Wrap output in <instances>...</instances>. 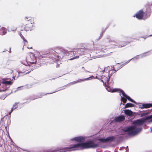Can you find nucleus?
<instances>
[{"instance_id": "43", "label": "nucleus", "mask_w": 152, "mask_h": 152, "mask_svg": "<svg viewBox=\"0 0 152 152\" xmlns=\"http://www.w3.org/2000/svg\"><path fill=\"white\" fill-rule=\"evenodd\" d=\"M132 59H132V58L129 60L127 61L126 62V64H127Z\"/></svg>"}, {"instance_id": "51", "label": "nucleus", "mask_w": 152, "mask_h": 152, "mask_svg": "<svg viewBox=\"0 0 152 152\" xmlns=\"http://www.w3.org/2000/svg\"><path fill=\"white\" fill-rule=\"evenodd\" d=\"M104 77V78L102 77V79H104V80H105V83H107V82H106V78H105V77Z\"/></svg>"}, {"instance_id": "59", "label": "nucleus", "mask_w": 152, "mask_h": 152, "mask_svg": "<svg viewBox=\"0 0 152 152\" xmlns=\"http://www.w3.org/2000/svg\"><path fill=\"white\" fill-rule=\"evenodd\" d=\"M55 79H56V78H53L51 79H50L49 80H55Z\"/></svg>"}, {"instance_id": "20", "label": "nucleus", "mask_w": 152, "mask_h": 152, "mask_svg": "<svg viewBox=\"0 0 152 152\" xmlns=\"http://www.w3.org/2000/svg\"><path fill=\"white\" fill-rule=\"evenodd\" d=\"M105 31H106V30L105 29H104L103 28L102 29V32L101 33L99 37L98 38L95 39V41L97 42L98 41V40H99L103 36V34L105 32Z\"/></svg>"}, {"instance_id": "14", "label": "nucleus", "mask_w": 152, "mask_h": 152, "mask_svg": "<svg viewBox=\"0 0 152 152\" xmlns=\"http://www.w3.org/2000/svg\"><path fill=\"white\" fill-rule=\"evenodd\" d=\"M7 30L4 27H2L0 29V35H5L7 33Z\"/></svg>"}, {"instance_id": "45", "label": "nucleus", "mask_w": 152, "mask_h": 152, "mask_svg": "<svg viewBox=\"0 0 152 152\" xmlns=\"http://www.w3.org/2000/svg\"><path fill=\"white\" fill-rule=\"evenodd\" d=\"M127 44H124V45H120L119 46L121 47H121H124V46H125V45H126Z\"/></svg>"}, {"instance_id": "33", "label": "nucleus", "mask_w": 152, "mask_h": 152, "mask_svg": "<svg viewBox=\"0 0 152 152\" xmlns=\"http://www.w3.org/2000/svg\"><path fill=\"white\" fill-rule=\"evenodd\" d=\"M4 117H2L1 118V121H0V124H3V123L4 122Z\"/></svg>"}, {"instance_id": "41", "label": "nucleus", "mask_w": 152, "mask_h": 152, "mask_svg": "<svg viewBox=\"0 0 152 152\" xmlns=\"http://www.w3.org/2000/svg\"><path fill=\"white\" fill-rule=\"evenodd\" d=\"M126 152H129V149L128 147L127 146L126 147V148L125 149Z\"/></svg>"}, {"instance_id": "32", "label": "nucleus", "mask_w": 152, "mask_h": 152, "mask_svg": "<svg viewBox=\"0 0 152 152\" xmlns=\"http://www.w3.org/2000/svg\"><path fill=\"white\" fill-rule=\"evenodd\" d=\"M140 56V55H137L136 56H135V57L132 58V59H137L139 58V57H138V56Z\"/></svg>"}, {"instance_id": "54", "label": "nucleus", "mask_w": 152, "mask_h": 152, "mask_svg": "<svg viewBox=\"0 0 152 152\" xmlns=\"http://www.w3.org/2000/svg\"><path fill=\"white\" fill-rule=\"evenodd\" d=\"M114 67L113 66V67H111V69L110 70H109V71H110L111 70H113Z\"/></svg>"}, {"instance_id": "50", "label": "nucleus", "mask_w": 152, "mask_h": 152, "mask_svg": "<svg viewBox=\"0 0 152 152\" xmlns=\"http://www.w3.org/2000/svg\"><path fill=\"white\" fill-rule=\"evenodd\" d=\"M105 68H104V69L102 70L101 71H100L101 72H102L103 73H104V72L105 71Z\"/></svg>"}, {"instance_id": "25", "label": "nucleus", "mask_w": 152, "mask_h": 152, "mask_svg": "<svg viewBox=\"0 0 152 152\" xmlns=\"http://www.w3.org/2000/svg\"><path fill=\"white\" fill-rule=\"evenodd\" d=\"M18 104V103L17 102H15V103L13 104V107L12 108H11V110L9 112V114H11L12 112L13 111L15 110L14 109V107L16 106V105H17V104Z\"/></svg>"}, {"instance_id": "63", "label": "nucleus", "mask_w": 152, "mask_h": 152, "mask_svg": "<svg viewBox=\"0 0 152 152\" xmlns=\"http://www.w3.org/2000/svg\"><path fill=\"white\" fill-rule=\"evenodd\" d=\"M15 76H13L12 78H13V79H14V80L15 79Z\"/></svg>"}, {"instance_id": "42", "label": "nucleus", "mask_w": 152, "mask_h": 152, "mask_svg": "<svg viewBox=\"0 0 152 152\" xmlns=\"http://www.w3.org/2000/svg\"><path fill=\"white\" fill-rule=\"evenodd\" d=\"M8 137L10 139V140L11 142H13V140L11 138V137L10 136V135H8Z\"/></svg>"}, {"instance_id": "58", "label": "nucleus", "mask_w": 152, "mask_h": 152, "mask_svg": "<svg viewBox=\"0 0 152 152\" xmlns=\"http://www.w3.org/2000/svg\"><path fill=\"white\" fill-rule=\"evenodd\" d=\"M7 50L6 49H4V50L2 51V53H4L6 51H7Z\"/></svg>"}, {"instance_id": "29", "label": "nucleus", "mask_w": 152, "mask_h": 152, "mask_svg": "<svg viewBox=\"0 0 152 152\" xmlns=\"http://www.w3.org/2000/svg\"><path fill=\"white\" fill-rule=\"evenodd\" d=\"M19 35H20V37H21V38L23 39V41H24V40L26 41V39L24 38V37L22 35V33L21 32H20Z\"/></svg>"}, {"instance_id": "12", "label": "nucleus", "mask_w": 152, "mask_h": 152, "mask_svg": "<svg viewBox=\"0 0 152 152\" xmlns=\"http://www.w3.org/2000/svg\"><path fill=\"white\" fill-rule=\"evenodd\" d=\"M33 26L31 25H29L28 26L27 24H26L24 27V30L26 31H31L33 29Z\"/></svg>"}, {"instance_id": "61", "label": "nucleus", "mask_w": 152, "mask_h": 152, "mask_svg": "<svg viewBox=\"0 0 152 152\" xmlns=\"http://www.w3.org/2000/svg\"><path fill=\"white\" fill-rule=\"evenodd\" d=\"M97 79H98V80H101V78H100V77H98L97 78Z\"/></svg>"}, {"instance_id": "7", "label": "nucleus", "mask_w": 152, "mask_h": 152, "mask_svg": "<svg viewBox=\"0 0 152 152\" xmlns=\"http://www.w3.org/2000/svg\"><path fill=\"white\" fill-rule=\"evenodd\" d=\"M110 85L107 84V86L105 85L104 86L107 91L109 92H118L119 93V95L121 96V92L122 90V89L119 88H112L110 87Z\"/></svg>"}, {"instance_id": "17", "label": "nucleus", "mask_w": 152, "mask_h": 152, "mask_svg": "<svg viewBox=\"0 0 152 152\" xmlns=\"http://www.w3.org/2000/svg\"><path fill=\"white\" fill-rule=\"evenodd\" d=\"M32 86V85H26L25 87H24L23 86H20L18 87L17 88V89L16 91H15V92L16 91H18L22 89V88L23 87H26L28 88H31Z\"/></svg>"}, {"instance_id": "56", "label": "nucleus", "mask_w": 152, "mask_h": 152, "mask_svg": "<svg viewBox=\"0 0 152 152\" xmlns=\"http://www.w3.org/2000/svg\"><path fill=\"white\" fill-rule=\"evenodd\" d=\"M18 108V106H16V107L15 106L14 107V109H16L17 108Z\"/></svg>"}, {"instance_id": "22", "label": "nucleus", "mask_w": 152, "mask_h": 152, "mask_svg": "<svg viewBox=\"0 0 152 152\" xmlns=\"http://www.w3.org/2000/svg\"><path fill=\"white\" fill-rule=\"evenodd\" d=\"M149 51L145 52L140 55V58H142L144 57H145L146 56H148L150 55V53H148Z\"/></svg>"}, {"instance_id": "40", "label": "nucleus", "mask_w": 152, "mask_h": 152, "mask_svg": "<svg viewBox=\"0 0 152 152\" xmlns=\"http://www.w3.org/2000/svg\"><path fill=\"white\" fill-rule=\"evenodd\" d=\"M100 80L103 83V85L104 86H105V85H106V84H105V83H104V81L103 80H102V79H101V80Z\"/></svg>"}, {"instance_id": "38", "label": "nucleus", "mask_w": 152, "mask_h": 152, "mask_svg": "<svg viewBox=\"0 0 152 152\" xmlns=\"http://www.w3.org/2000/svg\"><path fill=\"white\" fill-rule=\"evenodd\" d=\"M151 36H152V34H151L148 36H145V37L144 36V37H142V38L145 39L146 38H147V37H151Z\"/></svg>"}, {"instance_id": "24", "label": "nucleus", "mask_w": 152, "mask_h": 152, "mask_svg": "<svg viewBox=\"0 0 152 152\" xmlns=\"http://www.w3.org/2000/svg\"><path fill=\"white\" fill-rule=\"evenodd\" d=\"M25 19L26 20H27L28 21L30 22V25H31L32 24L34 23V21L30 18L26 17Z\"/></svg>"}, {"instance_id": "37", "label": "nucleus", "mask_w": 152, "mask_h": 152, "mask_svg": "<svg viewBox=\"0 0 152 152\" xmlns=\"http://www.w3.org/2000/svg\"><path fill=\"white\" fill-rule=\"evenodd\" d=\"M11 142L12 143V144L13 146H15L16 147H18V146L15 144V143L13 141Z\"/></svg>"}, {"instance_id": "30", "label": "nucleus", "mask_w": 152, "mask_h": 152, "mask_svg": "<svg viewBox=\"0 0 152 152\" xmlns=\"http://www.w3.org/2000/svg\"><path fill=\"white\" fill-rule=\"evenodd\" d=\"M115 119L116 121H120V117L119 116H115Z\"/></svg>"}, {"instance_id": "34", "label": "nucleus", "mask_w": 152, "mask_h": 152, "mask_svg": "<svg viewBox=\"0 0 152 152\" xmlns=\"http://www.w3.org/2000/svg\"><path fill=\"white\" fill-rule=\"evenodd\" d=\"M18 76H17V78H18V77H19L20 76V73H24V72H21V71H18Z\"/></svg>"}, {"instance_id": "11", "label": "nucleus", "mask_w": 152, "mask_h": 152, "mask_svg": "<svg viewBox=\"0 0 152 152\" xmlns=\"http://www.w3.org/2000/svg\"><path fill=\"white\" fill-rule=\"evenodd\" d=\"M137 113L138 115H140V117H141L143 116H144L148 114V112L146 110L140 111L139 110V111L137 112Z\"/></svg>"}, {"instance_id": "23", "label": "nucleus", "mask_w": 152, "mask_h": 152, "mask_svg": "<svg viewBox=\"0 0 152 152\" xmlns=\"http://www.w3.org/2000/svg\"><path fill=\"white\" fill-rule=\"evenodd\" d=\"M9 120H10V122H8L9 119H8V120H7V126H6L5 127V129L6 130V131L7 134H8L9 135V132L8 129H7V127L9 126V125L10 124L11 121H10V119Z\"/></svg>"}, {"instance_id": "31", "label": "nucleus", "mask_w": 152, "mask_h": 152, "mask_svg": "<svg viewBox=\"0 0 152 152\" xmlns=\"http://www.w3.org/2000/svg\"><path fill=\"white\" fill-rule=\"evenodd\" d=\"M23 41L24 42L23 47H24L25 46H26V44L27 43H28V42H27V40L26 39V41L24 40V41Z\"/></svg>"}, {"instance_id": "47", "label": "nucleus", "mask_w": 152, "mask_h": 152, "mask_svg": "<svg viewBox=\"0 0 152 152\" xmlns=\"http://www.w3.org/2000/svg\"><path fill=\"white\" fill-rule=\"evenodd\" d=\"M124 149V147H120V148L119 150H123V149Z\"/></svg>"}, {"instance_id": "8", "label": "nucleus", "mask_w": 152, "mask_h": 152, "mask_svg": "<svg viewBox=\"0 0 152 152\" xmlns=\"http://www.w3.org/2000/svg\"><path fill=\"white\" fill-rule=\"evenodd\" d=\"M142 127H141L136 129L135 130L132 129L128 131V134L129 135L135 136L140 133L142 130Z\"/></svg>"}, {"instance_id": "5", "label": "nucleus", "mask_w": 152, "mask_h": 152, "mask_svg": "<svg viewBox=\"0 0 152 152\" xmlns=\"http://www.w3.org/2000/svg\"><path fill=\"white\" fill-rule=\"evenodd\" d=\"M146 12H143V10L141 9L134 15L133 17H136L139 20L142 19L145 20V19L148 18L150 16V13L147 14Z\"/></svg>"}, {"instance_id": "44", "label": "nucleus", "mask_w": 152, "mask_h": 152, "mask_svg": "<svg viewBox=\"0 0 152 152\" xmlns=\"http://www.w3.org/2000/svg\"><path fill=\"white\" fill-rule=\"evenodd\" d=\"M126 64H127L126 63V62H125V63L122 64V65L121 66H122V67L123 66H125V65H126Z\"/></svg>"}, {"instance_id": "52", "label": "nucleus", "mask_w": 152, "mask_h": 152, "mask_svg": "<svg viewBox=\"0 0 152 152\" xmlns=\"http://www.w3.org/2000/svg\"><path fill=\"white\" fill-rule=\"evenodd\" d=\"M75 59H76V58H79V56H75Z\"/></svg>"}, {"instance_id": "39", "label": "nucleus", "mask_w": 152, "mask_h": 152, "mask_svg": "<svg viewBox=\"0 0 152 152\" xmlns=\"http://www.w3.org/2000/svg\"><path fill=\"white\" fill-rule=\"evenodd\" d=\"M22 64H23V65H25L26 66L27 65V64H28L27 62H22Z\"/></svg>"}, {"instance_id": "9", "label": "nucleus", "mask_w": 152, "mask_h": 152, "mask_svg": "<svg viewBox=\"0 0 152 152\" xmlns=\"http://www.w3.org/2000/svg\"><path fill=\"white\" fill-rule=\"evenodd\" d=\"M106 142H118L120 141L119 137L110 136L105 138Z\"/></svg>"}, {"instance_id": "4", "label": "nucleus", "mask_w": 152, "mask_h": 152, "mask_svg": "<svg viewBox=\"0 0 152 152\" xmlns=\"http://www.w3.org/2000/svg\"><path fill=\"white\" fill-rule=\"evenodd\" d=\"M81 79H78L77 80H76V81H74L72 82H70L68 84L66 85H65L64 86H63V87H60V88H61L60 89H59V90H58L57 89H56V91H54V92H53L52 93H46V94H41L40 95V96H36V98H33V99H32V100H34L35 99H36L37 98H42V96H44V95H45L46 94H52L54 93H55V92H56L57 91H61V90H62L63 89H64L65 88L67 87H68V86H70L71 85H73L74 84H75L76 83H80V82H81L82 81H81Z\"/></svg>"}, {"instance_id": "10", "label": "nucleus", "mask_w": 152, "mask_h": 152, "mask_svg": "<svg viewBox=\"0 0 152 152\" xmlns=\"http://www.w3.org/2000/svg\"><path fill=\"white\" fill-rule=\"evenodd\" d=\"M110 71H108V78H107V77H105V76L103 75L101 76V77H105V78H106V82H107V83H108L109 82V81H110V79L111 77L112 76V75L114 73V72H113V71H112V72L110 74Z\"/></svg>"}, {"instance_id": "15", "label": "nucleus", "mask_w": 152, "mask_h": 152, "mask_svg": "<svg viewBox=\"0 0 152 152\" xmlns=\"http://www.w3.org/2000/svg\"><path fill=\"white\" fill-rule=\"evenodd\" d=\"M142 108H148L152 107V103H143L142 104Z\"/></svg>"}, {"instance_id": "2", "label": "nucleus", "mask_w": 152, "mask_h": 152, "mask_svg": "<svg viewBox=\"0 0 152 152\" xmlns=\"http://www.w3.org/2000/svg\"><path fill=\"white\" fill-rule=\"evenodd\" d=\"M152 122V114L147 115L144 119L140 118L134 120L133 124L134 125L129 126L123 127L119 129V134L124 135L126 132L132 129H135L137 126H141L144 123L148 124Z\"/></svg>"}, {"instance_id": "27", "label": "nucleus", "mask_w": 152, "mask_h": 152, "mask_svg": "<svg viewBox=\"0 0 152 152\" xmlns=\"http://www.w3.org/2000/svg\"><path fill=\"white\" fill-rule=\"evenodd\" d=\"M119 116L121 121H123L125 119L124 116L123 115H121Z\"/></svg>"}, {"instance_id": "35", "label": "nucleus", "mask_w": 152, "mask_h": 152, "mask_svg": "<svg viewBox=\"0 0 152 152\" xmlns=\"http://www.w3.org/2000/svg\"><path fill=\"white\" fill-rule=\"evenodd\" d=\"M18 76H17V78H18V77H19L20 76V73H24V72H21V71H18Z\"/></svg>"}, {"instance_id": "19", "label": "nucleus", "mask_w": 152, "mask_h": 152, "mask_svg": "<svg viewBox=\"0 0 152 152\" xmlns=\"http://www.w3.org/2000/svg\"><path fill=\"white\" fill-rule=\"evenodd\" d=\"M147 11L149 13H152V2L149 4L147 8Z\"/></svg>"}, {"instance_id": "55", "label": "nucleus", "mask_w": 152, "mask_h": 152, "mask_svg": "<svg viewBox=\"0 0 152 152\" xmlns=\"http://www.w3.org/2000/svg\"><path fill=\"white\" fill-rule=\"evenodd\" d=\"M98 77H97L96 76L95 77H94V78H93V79H97V78H98Z\"/></svg>"}, {"instance_id": "28", "label": "nucleus", "mask_w": 152, "mask_h": 152, "mask_svg": "<svg viewBox=\"0 0 152 152\" xmlns=\"http://www.w3.org/2000/svg\"><path fill=\"white\" fill-rule=\"evenodd\" d=\"M113 83H114V81H113V79H112L111 80L110 82L109 81L108 83H107V84H108V85H110L111 86V85H113Z\"/></svg>"}, {"instance_id": "6", "label": "nucleus", "mask_w": 152, "mask_h": 152, "mask_svg": "<svg viewBox=\"0 0 152 152\" xmlns=\"http://www.w3.org/2000/svg\"><path fill=\"white\" fill-rule=\"evenodd\" d=\"M120 96L121 98V103H123V104H124V103L126 102V99H123V98H125V99H128L129 101L134 103L135 104H137V102L132 99L129 96L126 94L123 90H122L121 92V95Z\"/></svg>"}, {"instance_id": "49", "label": "nucleus", "mask_w": 152, "mask_h": 152, "mask_svg": "<svg viewBox=\"0 0 152 152\" xmlns=\"http://www.w3.org/2000/svg\"><path fill=\"white\" fill-rule=\"evenodd\" d=\"M122 68V66H119L117 68V70H119V69H121Z\"/></svg>"}, {"instance_id": "26", "label": "nucleus", "mask_w": 152, "mask_h": 152, "mask_svg": "<svg viewBox=\"0 0 152 152\" xmlns=\"http://www.w3.org/2000/svg\"><path fill=\"white\" fill-rule=\"evenodd\" d=\"M99 140L102 142H106V140H105V138L104 137H101L98 139Z\"/></svg>"}, {"instance_id": "64", "label": "nucleus", "mask_w": 152, "mask_h": 152, "mask_svg": "<svg viewBox=\"0 0 152 152\" xmlns=\"http://www.w3.org/2000/svg\"><path fill=\"white\" fill-rule=\"evenodd\" d=\"M110 68V67H109V66H107V67H106V68L107 69H108V68Z\"/></svg>"}, {"instance_id": "1", "label": "nucleus", "mask_w": 152, "mask_h": 152, "mask_svg": "<svg viewBox=\"0 0 152 152\" xmlns=\"http://www.w3.org/2000/svg\"><path fill=\"white\" fill-rule=\"evenodd\" d=\"M87 138V137L82 136H79L74 137L70 139V140L72 141H74L75 142H78L80 143L74 144L72 145L67 147H60L57 148H63L68 147L69 149H67L68 151L65 152H66L72 151L82 150L85 149H95L99 147L103 148H105L106 147L105 145L99 142L95 143L92 141H90L83 142L85 141Z\"/></svg>"}, {"instance_id": "53", "label": "nucleus", "mask_w": 152, "mask_h": 152, "mask_svg": "<svg viewBox=\"0 0 152 152\" xmlns=\"http://www.w3.org/2000/svg\"><path fill=\"white\" fill-rule=\"evenodd\" d=\"M31 72V70H30V71H28V72H26L25 75H27V74H29V73H30Z\"/></svg>"}, {"instance_id": "16", "label": "nucleus", "mask_w": 152, "mask_h": 152, "mask_svg": "<svg viewBox=\"0 0 152 152\" xmlns=\"http://www.w3.org/2000/svg\"><path fill=\"white\" fill-rule=\"evenodd\" d=\"M1 83L3 84H9L10 85H11L12 84L13 82L12 80H4L2 81Z\"/></svg>"}, {"instance_id": "18", "label": "nucleus", "mask_w": 152, "mask_h": 152, "mask_svg": "<svg viewBox=\"0 0 152 152\" xmlns=\"http://www.w3.org/2000/svg\"><path fill=\"white\" fill-rule=\"evenodd\" d=\"M135 106V104H134L130 102H128L126 104L125 106L124 107V108H128L129 107H134Z\"/></svg>"}, {"instance_id": "60", "label": "nucleus", "mask_w": 152, "mask_h": 152, "mask_svg": "<svg viewBox=\"0 0 152 152\" xmlns=\"http://www.w3.org/2000/svg\"><path fill=\"white\" fill-rule=\"evenodd\" d=\"M118 70H117H117H114V71H113V72H114V73H115V72H116Z\"/></svg>"}, {"instance_id": "3", "label": "nucleus", "mask_w": 152, "mask_h": 152, "mask_svg": "<svg viewBox=\"0 0 152 152\" xmlns=\"http://www.w3.org/2000/svg\"><path fill=\"white\" fill-rule=\"evenodd\" d=\"M69 53L67 50L62 47H57L54 50H50V52L42 55L43 58H50L52 59L60 60L63 58L65 56H68Z\"/></svg>"}, {"instance_id": "57", "label": "nucleus", "mask_w": 152, "mask_h": 152, "mask_svg": "<svg viewBox=\"0 0 152 152\" xmlns=\"http://www.w3.org/2000/svg\"><path fill=\"white\" fill-rule=\"evenodd\" d=\"M11 48H10L9 51L10 53H11Z\"/></svg>"}, {"instance_id": "21", "label": "nucleus", "mask_w": 152, "mask_h": 152, "mask_svg": "<svg viewBox=\"0 0 152 152\" xmlns=\"http://www.w3.org/2000/svg\"><path fill=\"white\" fill-rule=\"evenodd\" d=\"M94 76L93 75H91L90 77L85 78H83L82 79H81V80L82 82L83 81H87V80H91L92 79H93V78H94Z\"/></svg>"}, {"instance_id": "48", "label": "nucleus", "mask_w": 152, "mask_h": 152, "mask_svg": "<svg viewBox=\"0 0 152 152\" xmlns=\"http://www.w3.org/2000/svg\"><path fill=\"white\" fill-rule=\"evenodd\" d=\"M139 107L140 108H141L142 109L144 108H142V107H143V106H142V105H139Z\"/></svg>"}, {"instance_id": "62", "label": "nucleus", "mask_w": 152, "mask_h": 152, "mask_svg": "<svg viewBox=\"0 0 152 152\" xmlns=\"http://www.w3.org/2000/svg\"><path fill=\"white\" fill-rule=\"evenodd\" d=\"M28 48V49H31L32 48V47H31L30 48H28V47H27Z\"/></svg>"}, {"instance_id": "46", "label": "nucleus", "mask_w": 152, "mask_h": 152, "mask_svg": "<svg viewBox=\"0 0 152 152\" xmlns=\"http://www.w3.org/2000/svg\"><path fill=\"white\" fill-rule=\"evenodd\" d=\"M75 56H74V57H73L72 58H70V59H69V60H73L74 59H75Z\"/></svg>"}, {"instance_id": "13", "label": "nucleus", "mask_w": 152, "mask_h": 152, "mask_svg": "<svg viewBox=\"0 0 152 152\" xmlns=\"http://www.w3.org/2000/svg\"><path fill=\"white\" fill-rule=\"evenodd\" d=\"M124 114L128 116H130L133 114V112L129 109H125L124 110Z\"/></svg>"}, {"instance_id": "36", "label": "nucleus", "mask_w": 152, "mask_h": 152, "mask_svg": "<svg viewBox=\"0 0 152 152\" xmlns=\"http://www.w3.org/2000/svg\"><path fill=\"white\" fill-rule=\"evenodd\" d=\"M9 88V87H8V88H6L4 89H3V90H1L0 91H1V92H5V91H7L8 90V88Z\"/></svg>"}]
</instances>
